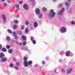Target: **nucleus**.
<instances>
[{"label": "nucleus", "instance_id": "obj_1", "mask_svg": "<svg viewBox=\"0 0 75 75\" xmlns=\"http://www.w3.org/2000/svg\"><path fill=\"white\" fill-rule=\"evenodd\" d=\"M50 13L48 14V17L49 18H52L54 17L55 16L56 13L54 12V10L53 9H51L50 10Z\"/></svg>", "mask_w": 75, "mask_h": 75}, {"label": "nucleus", "instance_id": "obj_2", "mask_svg": "<svg viewBox=\"0 0 75 75\" xmlns=\"http://www.w3.org/2000/svg\"><path fill=\"white\" fill-rule=\"evenodd\" d=\"M64 11H65V8H62L61 10L57 13V14L59 16H61V15H62L63 13L64 12Z\"/></svg>", "mask_w": 75, "mask_h": 75}, {"label": "nucleus", "instance_id": "obj_3", "mask_svg": "<svg viewBox=\"0 0 75 75\" xmlns=\"http://www.w3.org/2000/svg\"><path fill=\"white\" fill-rule=\"evenodd\" d=\"M60 30L61 33H65L67 31V28L65 27H62L61 28Z\"/></svg>", "mask_w": 75, "mask_h": 75}, {"label": "nucleus", "instance_id": "obj_4", "mask_svg": "<svg viewBox=\"0 0 75 75\" xmlns=\"http://www.w3.org/2000/svg\"><path fill=\"white\" fill-rule=\"evenodd\" d=\"M2 18L3 19V22L4 23H6V15H5L3 14L2 15Z\"/></svg>", "mask_w": 75, "mask_h": 75}, {"label": "nucleus", "instance_id": "obj_5", "mask_svg": "<svg viewBox=\"0 0 75 75\" xmlns=\"http://www.w3.org/2000/svg\"><path fill=\"white\" fill-rule=\"evenodd\" d=\"M23 8L26 10H28L29 8L28 6L26 4H24L23 6Z\"/></svg>", "mask_w": 75, "mask_h": 75}, {"label": "nucleus", "instance_id": "obj_6", "mask_svg": "<svg viewBox=\"0 0 75 75\" xmlns=\"http://www.w3.org/2000/svg\"><path fill=\"white\" fill-rule=\"evenodd\" d=\"M35 13L36 14H37V15H39L40 13V9L38 8H36L35 10Z\"/></svg>", "mask_w": 75, "mask_h": 75}, {"label": "nucleus", "instance_id": "obj_7", "mask_svg": "<svg viewBox=\"0 0 75 75\" xmlns=\"http://www.w3.org/2000/svg\"><path fill=\"white\" fill-rule=\"evenodd\" d=\"M23 63L24 64V66L25 67H27L28 66V63L27 61H24Z\"/></svg>", "mask_w": 75, "mask_h": 75}, {"label": "nucleus", "instance_id": "obj_8", "mask_svg": "<svg viewBox=\"0 0 75 75\" xmlns=\"http://www.w3.org/2000/svg\"><path fill=\"white\" fill-rule=\"evenodd\" d=\"M72 72V69L71 68H69L67 69V74H69Z\"/></svg>", "mask_w": 75, "mask_h": 75}, {"label": "nucleus", "instance_id": "obj_9", "mask_svg": "<svg viewBox=\"0 0 75 75\" xmlns=\"http://www.w3.org/2000/svg\"><path fill=\"white\" fill-rule=\"evenodd\" d=\"M6 61L7 58L5 57L2 58L1 60V61L2 62H6Z\"/></svg>", "mask_w": 75, "mask_h": 75}, {"label": "nucleus", "instance_id": "obj_10", "mask_svg": "<svg viewBox=\"0 0 75 75\" xmlns=\"http://www.w3.org/2000/svg\"><path fill=\"white\" fill-rule=\"evenodd\" d=\"M70 51H67L65 53V55L66 57H69V55H70Z\"/></svg>", "mask_w": 75, "mask_h": 75}, {"label": "nucleus", "instance_id": "obj_11", "mask_svg": "<svg viewBox=\"0 0 75 75\" xmlns=\"http://www.w3.org/2000/svg\"><path fill=\"white\" fill-rule=\"evenodd\" d=\"M73 10V9L72 8H70L69 9V10L68 11V13L69 14H71L72 13V11Z\"/></svg>", "mask_w": 75, "mask_h": 75}, {"label": "nucleus", "instance_id": "obj_12", "mask_svg": "<svg viewBox=\"0 0 75 75\" xmlns=\"http://www.w3.org/2000/svg\"><path fill=\"white\" fill-rule=\"evenodd\" d=\"M38 23H37V22L35 21L34 22V27H35V28H36V27H37L38 26Z\"/></svg>", "mask_w": 75, "mask_h": 75}, {"label": "nucleus", "instance_id": "obj_13", "mask_svg": "<svg viewBox=\"0 0 75 75\" xmlns=\"http://www.w3.org/2000/svg\"><path fill=\"white\" fill-rule=\"evenodd\" d=\"M65 4L67 7H68L69 6V4L68 2H66L65 3Z\"/></svg>", "mask_w": 75, "mask_h": 75}, {"label": "nucleus", "instance_id": "obj_14", "mask_svg": "<svg viewBox=\"0 0 75 75\" xmlns=\"http://www.w3.org/2000/svg\"><path fill=\"white\" fill-rule=\"evenodd\" d=\"M2 51H3V52H7V50L5 48H3L2 49Z\"/></svg>", "mask_w": 75, "mask_h": 75}, {"label": "nucleus", "instance_id": "obj_15", "mask_svg": "<svg viewBox=\"0 0 75 75\" xmlns=\"http://www.w3.org/2000/svg\"><path fill=\"white\" fill-rule=\"evenodd\" d=\"M6 38L7 41H9L10 40V38L8 36L6 37Z\"/></svg>", "mask_w": 75, "mask_h": 75}, {"label": "nucleus", "instance_id": "obj_16", "mask_svg": "<svg viewBox=\"0 0 75 75\" xmlns=\"http://www.w3.org/2000/svg\"><path fill=\"white\" fill-rule=\"evenodd\" d=\"M42 10L43 11L46 12L47 11V9L45 7H43L42 8Z\"/></svg>", "mask_w": 75, "mask_h": 75}, {"label": "nucleus", "instance_id": "obj_17", "mask_svg": "<svg viewBox=\"0 0 75 75\" xmlns=\"http://www.w3.org/2000/svg\"><path fill=\"white\" fill-rule=\"evenodd\" d=\"M7 31L8 33H9L10 34H11L12 33V31L11 30L8 29L7 30Z\"/></svg>", "mask_w": 75, "mask_h": 75}, {"label": "nucleus", "instance_id": "obj_18", "mask_svg": "<svg viewBox=\"0 0 75 75\" xmlns=\"http://www.w3.org/2000/svg\"><path fill=\"white\" fill-rule=\"evenodd\" d=\"M71 24H72V25H75V22L74 21H72L71 22Z\"/></svg>", "mask_w": 75, "mask_h": 75}, {"label": "nucleus", "instance_id": "obj_19", "mask_svg": "<svg viewBox=\"0 0 75 75\" xmlns=\"http://www.w3.org/2000/svg\"><path fill=\"white\" fill-rule=\"evenodd\" d=\"M13 29H14V30H15V29H16V28H17V25H14L13 26Z\"/></svg>", "mask_w": 75, "mask_h": 75}, {"label": "nucleus", "instance_id": "obj_20", "mask_svg": "<svg viewBox=\"0 0 75 75\" xmlns=\"http://www.w3.org/2000/svg\"><path fill=\"white\" fill-rule=\"evenodd\" d=\"M0 56H1V58H3V57H4V54L2 53H1L0 54Z\"/></svg>", "mask_w": 75, "mask_h": 75}, {"label": "nucleus", "instance_id": "obj_21", "mask_svg": "<svg viewBox=\"0 0 75 75\" xmlns=\"http://www.w3.org/2000/svg\"><path fill=\"white\" fill-rule=\"evenodd\" d=\"M25 33H28V28H25Z\"/></svg>", "mask_w": 75, "mask_h": 75}, {"label": "nucleus", "instance_id": "obj_22", "mask_svg": "<svg viewBox=\"0 0 75 75\" xmlns=\"http://www.w3.org/2000/svg\"><path fill=\"white\" fill-rule=\"evenodd\" d=\"M15 6L16 7V8H18V7H19V5H18V4H15Z\"/></svg>", "mask_w": 75, "mask_h": 75}, {"label": "nucleus", "instance_id": "obj_23", "mask_svg": "<svg viewBox=\"0 0 75 75\" xmlns=\"http://www.w3.org/2000/svg\"><path fill=\"white\" fill-rule=\"evenodd\" d=\"M12 51H13V50H12H12L9 49L8 50V52L9 54H11V52H12Z\"/></svg>", "mask_w": 75, "mask_h": 75}, {"label": "nucleus", "instance_id": "obj_24", "mask_svg": "<svg viewBox=\"0 0 75 75\" xmlns=\"http://www.w3.org/2000/svg\"><path fill=\"white\" fill-rule=\"evenodd\" d=\"M13 22H14V23H15V24H18V21L17 20L15 21L13 20Z\"/></svg>", "mask_w": 75, "mask_h": 75}, {"label": "nucleus", "instance_id": "obj_25", "mask_svg": "<svg viewBox=\"0 0 75 75\" xmlns=\"http://www.w3.org/2000/svg\"><path fill=\"white\" fill-rule=\"evenodd\" d=\"M22 38L24 40H26V37L24 35L22 36Z\"/></svg>", "mask_w": 75, "mask_h": 75}, {"label": "nucleus", "instance_id": "obj_26", "mask_svg": "<svg viewBox=\"0 0 75 75\" xmlns=\"http://www.w3.org/2000/svg\"><path fill=\"white\" fill-rule=\"evenodd\" d=\"M42 14H40L38 16L39 18H42Z\"/></svg>", "mask_w": 75, "mask_h": 75}, {"label": "nucleus", "instance_id": "obj_27", "mask_svg": "<svg viewBox=\"0 0 75 75\" xmlns=\"http://www.w3.org/2000/svg\"><path fill=\"white\" fill-rule=\"evenodd\" d=\"M34 37H30V40H31V41H34Z\"/></svg>", "mask_w": 75, "mask_h": 75}, {"label": "nucleus", "instance_id": "obj_28", "mask_svg": "<svg viewBox=\"0 0 75 75\" xmlns=\"http://www.w3.org/2000/svg\"><path fill=\"white\" fill-rule=\"evenodd\" d=\"M12 34L14 36H16V32H13Z\"/></svg>", "mask_w": 75, "mask_h": 75}, {"label": "nucleus", "instance_id": "obj_29", "mask_svg": "<svg viewBox=\"0 0 75 75\" xmlns=\"http://www.w3.org/2000/svg\"><path fill=\"white\" fill-rule=\"evenodd\" d=\"M24 26L23 25H22L21 27V30H24Z\"/></svg>", "mask_w": 75, "mask_h": 75}, {"label": "nucleus", "instance_id": "obj_30", "mask_svg": "<svg viewBox=\"0 0 75 75\" xmlns=\"http://www.w3.org/2000/svg\"><path fill=\"white\" fill-rule=\"evenodd\" d=\"M7 4L6 3H4V6L5 7H7Z\"/></svg>", "mask_w": 75, "mask_h": 75}, {"label": "nucleus", "instance_id": "obj_31", "mask_svg": "<svg viewBox=\"0 0 75 75\" xmlns=\"http://www.w3.org/2000/svg\"><path fill=\"white\" fill-rule=\"evenodd\" d=\"M10 48V46L9 45H7L6 46V48L7 49H9Z\"/></svg>", "mask_w": 75, "mask_h": 75}, {"label": "nucleus", "instance_id": "obj_32", "mask_svg": "<svg viewBox=\"0 0 75 75\" xmlns=\"http://www.w3.org/2000/svg\"><path fill=\"white\" fill-rule=\"evenodd\" d=\"M32 64V61H30L28 62V64H29V65H31Z\"/></svg>", "mask_w": 75, "mask_h": 75}, {"label": "nucleus", "instance_id": "obj_33", "mask_svg": "<svg viewBox=\"0 0 75 75\" xmlns=\"http://www.w3.org/2000/svg\"><path fill=\"white\" fill-rule=\"evenodd\" d=\"M10 67H14V65H13L12 63H11L10 64Z\"/></svg>", "mask_w": 75, "mask_h": 75}, {"label": "nucleus", "instance_id": "obj_34", "mask_svg": "<svg viewBox=\"0 0 75 75\" xmlns=\"http://www.w3.org/2000/svg\"><path fill=\"white\" fill-rule=\"evenodd\" d=\"M62 6H63V4H60L59 5V6L60 7H62Z\"/></svg>", "mask_w": 75, "mask_h": 75}, {"label": "nucleus", "instance_id": "obj_35", "mask_svg": "<svg viewBox=\"0 0 75 75\" xmlns=\"http://www.w3.org/2000/svg\"><path fill=\"white\" fill-rule=\"evenodd\" d=\"M32 41L33 44H36V41L35 40H33V41Z\"/></svg>", "mask_w": 75, "mask_h": 75}, {"label": "nucleus", "instance_id": "obj_36", "mask_svg": "<svg viewBox=\"0 0 75 75\" xmlns=\"http://www.w3.org/2000/svg\"><path fill=\"white\" fill-rule=\"evenodd\" d=\"M16 66H19L20 65V63L18 62H17L16 63Z\"/></svg>", "mask_w": 75, "mask_h": 75}, {"label": "nucleus", "instance_id": "obj_37", "mask_svg": "<svg viewBox=\"0 0 75 75\" xmlns=\"http://www.w3.org/2000/svg\"><path fill=\"white\" fill-rule=\"evenodd\" d=\"M22 44L23 45H25L26 44V42L24 41L23 42Z\"/></svg>", "mask_w": 75, "mask_h": 75}, {"label": "nucleus", "instance_id": "obj_38", "mask_svg": "<svg viewBox=\"0 0 75 75\" xmlns=\"http://www.w3.org/2000/svg\"><path fill=\"white\" fill-rule=\"evenodd\" d=\"M62 71L63 72V73H65V71L64 69L62 68Z\"/></svg>", "mask_w": 75, "mask_h": 75}, {"label": "nucleus", "instance_id": "obj_39", "mask_svg": "<svg viewBox=\"0 0 75 75\" xmlns=\"http://www.w3.org/2000/svg\"><path fill=\"white\" fill-rule=\"evenodd\" d=\"M23 60H24V61H26V60H27V57H24L23 58Z\"/></svg>", "mask_w": 75, "mask_h": 75}, {"label": "nucleus", "instance_id": "obj_40", "mask_svg": "<svg viewBox=\"0 0 75 75\" xmlns=\"http://www.w3.org/2000/svg\"><path fill=\"white\" fill-rule=\"evenodd\" d=\"M63 54V52H62V51H60L59 52V54L60 55H62Z\"/></svg>", "mask_w": 75, "mask_h": 75}, {"label": "nucleus", "instance_id": "obj_41", "mask_svg": "<svg viewBox=\"0 0 75 75\" xmlns=\"http://www.w3.org/2000/svg\"><path fill=\"white\" fill-rule=\"evenodd\" d=\"M19 35H21V34H22V31H19Z\"/></svg>", "mask_w": 75, "mask_h": 75}, {"label": "nucleus", "instance_id": "obj_42", "mask_svg": "<svg viewBox=\"0 0 75 75\" xmlns=\"http://www.w3.org/2000/svg\"><path fill=\"white\" fill-rule=\"evenodd\" d=\"M18 38V37L16 35L14 37V38L15 39H17V38Z\"/></svg>", "mask_w": 75, "mask_h": 75}, {"label": "nucleus", "instance_id": "obj_43", "mask_svg": "<svg viewBox=\"0 0 75 75\" xmlns=\"http://www.w3.org/2000/svg\"><path fill=\"white\" fill-rule=\"evenodd\" d=\"M29 23V22L27 21L25 22L26 25H28V24Z\"/></svg>", "mask_w": 75, "mask_h": 75}, {"label": "nucleus", "instance_id": "obj_44", "mask_svg": "<svg viewBox=\"0 0 75 75\" xmlns=\"http://www.w3.org/2000/svg\"><path fill=\"white\" fill-rule=\"evenodd\" d=\"M25 51H27L28 50V47H26L25 48Z\"/></svg>", "mask_w": 75, "mask_h": 75}, {"label": "nucleus", "instance_id": "obj_45", "mask_svg": "<svg viewBox=\"0 0 75 75\" xmlns=\"http://www.w3.org/2000/svg\"><path fill=\"white\" fill-rule=\"evenodd\" d=\"M14 68L15 69H17V70H18V67L17 66H15Z\"/></svg>", "mask_w": 75, "mask_h": 75}, {"label": "nucleus", "instance_id": "obj_46", "mask_svg": "<svg viewBox=\"0 0 75 75\" xmlns=\"http://www.w3.org/2000/svg\"><path fill=\"white\" fill-rule=\"evenodd\" d=\"M3 47V46H2V45L1 44H0V50L1 49V48Z\"/></svg>", "mask_w": 75, "mask_h": 75}, {"label": "nucleus", "instance_id": "obj_47", "mask_svg": "<svg viewBox=\"0 0 75 75\" xmlns=\"http://www.w3.org/2000/svg\"><path fill=\"white\" fill-rule=\"evenodd\" d=\"M49 59V57H46V59L47 60H48Z\"/></svg>", "mask_w": 75, "mask_h": 75}, {"label": "nucleus", "instance_id": "obj_48", "mask_svg": "<svg viewBox=\"0 0 75 75\" xmlns=\"http://www.w3.org/2000/svg\"><path fill=\"white\" fill-rule=\"evenodd\" d=\"M42 63L43 65H44L45 64V62L44 61H42Z\"/></svg>", "mask_w": 75, "mask_h": 75}, {"label": "nucleus", "instance_id": "obj_49", "mask_svg": "<svg viewBox=\"0 0 75 75\" xmlns=\"http://www.w3.org/2000/svg\"><path fill=\"white\" fill-rule=\"evenodd\" d=\"M16 42L17 44H19V42L18 41H16Z\"/></svg>", "mask_w": 75, "mask_h": 75}, {"label": "nucleus", "instance_id": "obj_50", "mask_svg": "<svg viewBox=\"0 0 75 75\" xmlns=\"http://www.w3.org/2000/svg\"><path fill=\"white\" fill-rule=\"evenodd\" d=\"M8 3H10L11 2V0H8Z\"/></svg>", "mask_w": 75, "mask_h": 75}, {"label": "nucleus", "instance_id": "obj_51", "mask_svg": "<svg viewBox=\"0 0 75 75\" xmlns=\"http://www.w3.org/2000/svg\"><path fill=\"white\" fill-rule=\"evenodd\" d=\"M59 62H62V59H59Z\"/></svg>", "mask_w": 75, "mask_h": 75}, {"label": "nucleus", "instance_id": "obj_52", "mask_svg": "<svg viewBox=\"0 0 75 75\" xmlns=\"http://www.w3.org/2000/svg\"><path fill=\"white\" fill-rule=\"evenodd\" d=\"M57 0H52V1L53 2H56V1H57Z\"/></svg>", "mask_w": 75, "mask_h": 75}, {"label": "nucleus", "instance_id": "obj_53", "mask_svg": "<svg viewBox=\"0 0 75 75\" xmlns=\"http://www.w3.org/2000/svg\"><path fill=\"white\" fill-rule=\"evenodd\" d=\"M23 3V1H21L19 2V4H22V3Z\"/></svg>", "mask_w": 75, "mask_h": 75}, {"label": "nucleus", "instance_id": "obj_54", "mask_svg": "<svg viewBox=\"0 0 75 75\" xmlns=\"http://www.w3.org/2000/svg\"><path fill=\"white\" fill-rule=\"evenodd\" d=\"M19 45H22V43H21V42H20Z\"/></svg>", "mask_w": 75, "mask_h": 75}, {"label": "nucleus", "instance_id": "obj_55", "mask_svg": "<svg viewBox=\"0 0 75 75\" xmlns=\"http://www.w3.org/2000/svg\"><path fill=\"white\" fill-rule=\"evenodd\" d=\"M35 67H38V65H35Z\"/></svg>", "mask_w": 75, "mask_h": 75}, {"label": "nucleus", "instance_id": "obj_56", "mask_svg": "<svg viewBox=\"0 0 75 75\" xmlns=\"http://www.w3.org/2000/svg\"><path fill=\"white\" fill-rule=\"evenodd\" d=\"M13 59L14 61H16V59L14 58H13Z\"/></svg>", "mask_w": 75, "mask_h": 75}, {"label": "nucleus", "instance_id": "obj_57", "mask_svg": "<svg viewBox=\"0 0 75 75\" xmlns=\"http://www.w3.org/2000/svg\"><path fill=\"white\" fill-rule=\"evenodd\" d=\"M19 17V15H18L17 16H16V17L17 18H18V17Z\"/></svg>", "mask_w": 75, "mask_h": 75}, {"label": "nucleus", "instance_id": "obj_58", "mask_svg": "<svg viewBox=\"0 0 75 75\" xmlns=\"http://www.w3.org/2000/svg\"><path fill=\"white\" fill-rule=\"evenodd\" d=\"M71 0H68V2H71Z\"/></svg>", "mask_w": 75, "mask_h": 75}, {"label": "nucleus", "instance_id": "obj_59", "mask_svg": "<svg viewBox=\"0 0 75 75\" xmlns=\"http://www.w3.org/2000/svg\"><path fill=\"white\" fill-rule=\"evenodd\" d=\"M55 73H56V74H57V72L56 71V69H55Z\"/></svg>", "mask_w": 75, "mask_h": 75}, {"label": "nucleus", "instance_id": "obj_60", "mask_svg": "<svg viewBox=\"0 0 75 75\" xmlns=\"http://www.w3.org/2000/svg\"><path fill=\"white\" fill-rule=\"evenodd\" d=\"M31 29H33V27H31Z\"/></svg>", "mask_w": 75, "mask_h": 75}, {"label": "nucleus", "instance_id": "obj_61", "mask_svg": "<svg viewBox=\"0 0 75 75\" xmlns=\"http://www.w3.org/2000/svg\"><path fill=\"white\" fill-rule=\"evenodd\" d=\"M1 1H5V0H1Z\"/></svg>", "mask_w": 75, "mask_h": 75}, {"label": "nucleus", "instance_id": "obj_62", "mask_svg": "<svg viewBox=\"0 0 75 75\" xmlns=\"http://www.w3.org/2000/svg\"><path fill=\"white\" fill-rule=\"evenodd\" d=\"M18 8V10H20V8L18 7V8Z\"/></svg>", "mask_w": 75, "mask_h": 75}, {"label": "nucleus", "instance_id": "obj_63", "mask_svg": "<svg viewBox=\"0 0 75 75\" xmlns=\"http://www.w3.org/2000/svg\"><path fill=\"white\" fill-rule=\"evenodd\" d=\"M31 1H34V0H30Z\"/></svg>", "mask_w": 75, "mask_h": 75}, {"label": "nucleus", "instance_id": "obj_64", "mask_svg": "<svg viewBox=\"0 0 75 75\" xmlns=\"http://www.w3.org/2000/svg\"><path fill=\"white\" fill-rule=\"evenodd\" d=\"M68 8H67V10H68Z\"/></svg>", "mask_w": 75, "mask_h": 75}]
</instances>
